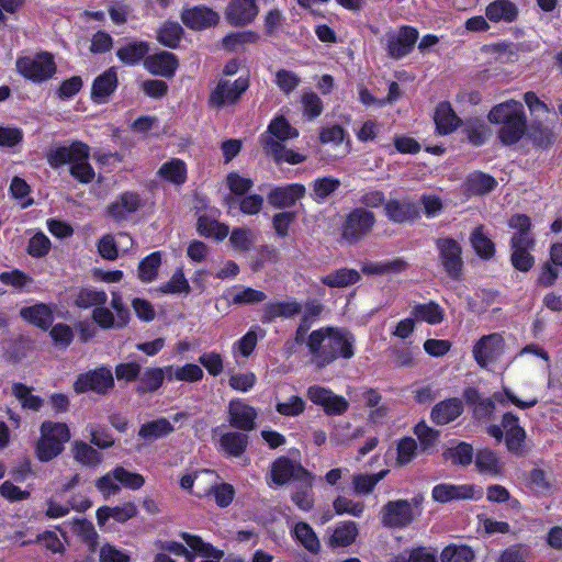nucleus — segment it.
I'll list each match as a JSON object with an SVG mask.
<instances>
[{"label": "nucleus", "mask_w": 562, "mask_h": 562, "mask_svg": "<svg viewBox=\"0 0 562 562\" xmlns=\"http://www.w3.org/2000/svg\"><path fill=\"white\" fill-rule=\"evenodd\" d=\"M353 336L346 329L322 327L308 335L306 344L313 363L322 369L338 358H351L353 356Z\"/></svg>", "instance_id": "1"}, {"label": "nucleus", "mask_w": 562, "mask_h": 562, "mask_svg": "<svg viewBox=\"0 0 562 562\" xmlns=\"http://www.w3.org/2000/svg\"><path fill=\"white\" fill-rule=\"evenodd\" d=\"M90 147L82 142L52 148L47 154V162L54 169L70 166V175L81 183H90L95 172L89 162Z\"/></svg>", "instance_id": "2"}, {"label": "nucleus", "mask_w": 562, "mask_h": 562, "mask_svg": "<svg viewBox=\"0 0 562 562\" xmlns=\"http://www.w3.org/2000/svg\"><path fill=\"white\" fill-rule=\"evenodd\" d=\"M490 123L501 125L498 137L502 143H517L526 132L524 104L516 100H507L494 105L487 114Z\"/></svg>", "instance_id": "3"}, {"label": "nucleus", "mask_w": 562, "mask_h": 562, "mask_svg": "<svg viewBox=\"0 0 562 562\" xmlns=\"http://www.w3.org/2000/svg\"><path fill=\"white\" fill-rule=\"evenodd\" d=\"M509 226L517 231L512 238V262L520 271H528L535 263L529 250L533 248L535 240L528 234L531 223L530 218L522 214L512 216Z\"/></svg>", "instance_id": "4"}, {"label": "nucleus", "mask_w": 562, "mask_h": 562, "mask_svg": "<svg viewBox=\"0 0 562 562\" xmlns=\"http://www.w3.org/2000/svg\"><path fill=\"white\" fill-rule=\"evenodd\" d=\"M41 436L36 442V457L48 462L58 457L70 439V430L65 423L46 420L41 425Z\"/></svg>", "instance_id": "5"}, {"label": "nucleus", "mask_w": 562, "mask_h": 562, "mask_svg": "<svg viewBox=\"0 0 562 562\" xmlns=\"http://www.w3.org/2000/svg\"><path fill=\"white\" fill-rule=\"evenodd\" d=\"M420 515L419 501L414 498L387 502L381 509V521L385 527L405 528Z\"/></svg>", "instance_id": "6"}, {"label": "nucleus", "mask_w": 562, "mask_h": 562, "mask_svg": "<svg viewBox=\"0 0 562 562\" xmlns=\"http://www.w3.org/2000/svg\"><path fill=\"white\" fill-rule=\"evenodd\" d=\"M16 69L26 79L42 82L56 72V65L50 54L41 53L34 56L20 57L16 60Z\"/></svg>", "instance_id": "7"}, {"label": "nucleus", "mask_w": 562, "mask_h": 562, "mask_svg": "<svg viewBox=\"0 0 562 562\" xmlns=\"http://www.w3.org/2000/svg\"><path fill=\"white\" fill-rule=\"evenodd\" d=\"M487 434L498 442L503 439L505 434V441L508 451L513 453H521L526 431L519 426L517 416L510 413L505 414L502 419V426H490L487 428Z\"/></svg>", "instance_id": "8"}, {"label": "nucleus", "mask_w": 562, "mask_h": 562, "mask_svg": "<svg viewBox=\"0 0 562 562\" xmlns=\"http://www.w3.org/2000/svg\"><path fill=\"white\" fill-rule=\"evenodd\" d=\"M114 386L112 371L101 367L95 370L78 375L74 383V391L78 394L94 392L105 394Z\"/></svg>", "instance_id": "9"}, {"label": "nucleus", "mask_w": 562, "mask_h": 562, "mask_svg": "<svg viewBox=\"0 0 562 562\" xmlns=\"http://www.w3.org/2000/svg\"><path fill=\"white\" fill-rule=\"evenodd\" d=\"M305 477L308 480V485H313V476L310 472H307L300 463L282 457L272 463L268 485H284L290 480L301 481Z\"/></svg>", "instance_id": "10"}, {"label": "nucleus", "mask_w": 562, "mask_h": 562, "mask_svg": "<svg viewBox=\"0 0 562 562\" xmlns=\"http://www.w3.org/2000/svg\"><path fill=\"white\" fill-rule=\"evenodd\" d=\"M182 23L192 31H203L218 24L221 15L212 8L198 4L184 5L180 13Z\"/></svg>", "instance_id": "11"}, {"label": "nucleus", "mask_w": 562, "mask_h": 562, "mask_svg": "<svg viewBox=\"0 0 562 562\" xmlns=\"http://www.w3.org/2000/svg\"><path fill=\"white\" fill-rule=\"evenodd\" d=\"M418 40V31L412 26H402L385 35L387 53L392 58L406 56Z\"/></svg>", "instance_id": "12"}, {"label": "nucleus", "mask_w": 562, "mask_h": 562, "mask_svg": "<svg viewBox=\"0 0 562 562\" xmlns=\"http://www.w3.org/2000/svg\"><path fill=\"white\" fill-rule=\"evenodd\" d=\"M505 342L501 334L494 333L480 338L473 346V357L479 366L485 368L497 361L503 355Z\"/></svg>", "instance_id": "13"}, {"label": "nucleus", "mask_w": 562, "mask_h": 562, "mask_svg": "<svg viewBox=\"0 0 562 562\" xmlns=\"http://www.w3.org/2000/svg\"><path fill=\"white\" fill-rule=\"evenodd\" d=\"M306 396L313 404L323 407L328 415H340L348 408L345 397L336 395L331 390L321 385L310 386Z\"/></svg>", "instance_id": "14"}, {"label": "nucleus", "mask_w": 562, "mask_h": 562, "mask_svg": "<svg viewBox=\"0 0 562 562\" xmlns=\"http://www.w3.org/2000/svg\"><path fill=\"white\" fill-rule=\"evenodd\" d=\"M434 501L439 503H448L459 499H481L483 490L472 484H438L431 491Z\"/></svg>", "instance_id": "15"}, {"label": "nucleus", "mask_w": 562, "mask_h": 562, "mask_svg": "<svg viewBox=\"0 0 562 562\" xmlns=\"http://www.w3.org/2000/svg\"><path fill=\"white\" fill-rule=\"evenodd\" d=\"M436 244L439 250L440 261L446 272L452 278H458L462 268V250L460 244L448 237L439 238Z\"/></svg>", "instance_id": "16"}, {"label": "nucleus", "mask_w": 562, "mask_h": 562, "mask_svg": "<svg viewBox=\"0 0 562 562\" xmlns=\"http://www.w3.org/2000/svg\"><path fill=\"white\" fill-rule=\"evenodd\" d=\"M257 0H231L225 9V19L233 26L251 23L258 15Z\"/></svg>", "instance_id": "17"}, {"label": "nucleus", "mask_w": 562, "mask_h": 562, "mask_svg": "<svg viewBox=\"0 0 562 562\" xmlns=\"http://www.w3.org/2000/svg\"><path fill=\"white\" fill-rule=\"evenodd\" d=\"M374 224V216L371 212L358 209L355 210L347 218L344 228V238L355 241L366 235Z\"/></svg>", "instance_id": "18"}, {"label": "nucleus", "mask_w": 562, "mask_h": 562, "mask_svg": "<svg viewBox=\"0 0 562 562\" xmlns=\"http://www.w3.org/2000/svg\"><path fill=\"white\" fill-rule=\"evenodd\" d=\"M256 409L241 400H233L228 405V422L231 426L249 431L255 427Z\"/></svg>", "instance_id": "19"}, {"label": "nucleus", "mask_w": 562, "mask_h": 562, "mask_svg": "<svg viewBox=\"0 0 562 562\" xmlns=\"http://www.w3.org/2000/svg\"><path fill=\"white\" fill-rule=\"evenodd\" d=\"M248 88V80L245 78H238L231 82L228 80H222L216 89L211 94V102L214 105H224L227 103L235 102L243 92Z\"/></svg>", "instance_id": "20"}, {"label": "nucleus", "mask_w": 562, "mask_h": 562, "mask_svg": "<svg viewBox=\"0 0 562 562\" xmlns=\"http://www.w3.org/2000/svg\"><path fill=\"white\" fill-rule=\"evenodd\" d=\"M182 416V414H176L172 416V420L158 418L147 422L140 426L138 437L147 442L165 438L175 430L173 424L178 423Z\"/></svg>", "instance_id": "21"}, {"label": "nucleus", "mask_w": 562, "mask_h": 562, "mask_svg": "<svg viewBox=\"0 0 562 562\" xmlns=\"http://www.w3.org/2000/svg\"><path fill=\"white\" fill-rule=\"evenodd\" d=\"M305 194L303 184L293 183L284 187H277L268 194V202L279 209H285L294 205Z\"/></svg>", "instance_id": "22"}, {"label": "nucleus", "mask_w": 562, "mask_h": 562, "mask_svg": "<svg viewBox=\"0 0 562 562\" xmlns=\"http://www.w3.org/2000/svg\"><path fill=\"white\" fill-rule=\"evenodd\" d=\"M23 321L41 329H48L54 322V306L45 303H36L20 310Z\"/></svg>", "instance_id": "23"}, {"label": "nucleus", "mask_w": 562, "mask_h": 562, "mask_svg": "<svg viewBox=\"0 0 562 562\" xmlns=\"http://www.w3.org/2000/svg\"><path fill=\"white\" fill-rule=\"evenodd\" d=\"M518 13L517 4L510 0H493L485 8V16L492 23H513Z\"/></svg>", "instance_id": "24"}, {"label": "nucleus", "mask_w": 562, "mask_h": 562, "mask_svg": "<svg viewBox=\"0 0 562 562\" xmlns=\"http://www.w3.org/2000/svg\"><path fill=\"white\" fill-rule=\"evenodd\" d=\"M117 87V75L114 68H110L98 76L91 89V99L94 103L104 104Z\"/></svg>", "instance_id": "25"}, {"label": "nucleus", "mask_w": 562, "mask_h": 562, "mask_svg": "<svg viewBox=\"0 0 562 562\" xmlns=\"http://www.w3.org/2000/svg\"><path fill=\"white\" fill-rule=\"evenodd\" d=\"M144 66L153 75L172 77L178 67V61L173 54L160 52L148 56L144 61Z\"/></svg>", "instance_id": "26"}, {"label": "nucleus", "mask_w": 562, "mask_h": 562, "mask_svg": "<svg viewBox=\"0 0 562 562\" xmlns=\"http://www.w3.org/2000/svg\"><path fill=\"white\" fill-rule=\"evenodd\" d=\"M474 463L481 474L501 476L504 472V462L495 451L488 448L476 451Z\"/></svg>", "instance_id": "27"}, {"label": "nucleus", "mask_w": 562, "mask_h": 562, "mask_svg": "<svg viewBox=\"0 0 562 562\" xmlns=\"http://www.w3.org/2000/svg\"><path fill=\"white\" fill-rule=\"evenodd\" d=\"M140 205L138 194L133 192L122 193L113 203L109 205V215L115 221L126 220L135 213Z\"/></svg>", "instance_id": "28"}, {"label": "nucleus", "mask_w": 562, "mask_h": 562, "mask_svg": "<svg viewBox=\"0 0 562 562\" xmlns=\"http://www.w3.org/2000/svg\"><path fill=\"white\" fill-rule=\"evenodd\" d=\"M214 472L210 470L187 472L180 477V486L182 490L190 492L199 497L209 496L210 488L201 486V481L212 483Z\"/></svg>", "instance_id": "29"}, {"label": "nucleus", "mask_w": 562, "mask_h": 562, "mask_svg": "<svg viewBox=\"0 0 562 562\" xmlns=\"http://www.w3.org/2000/svg\"><path fill=\"white\" fill-rule=\"evenodd\" d=\"M261 143L277 162H286L290 165H297L305 160V156L293 150L285 148L278 140L271 139L270 136H261Z\"/></svg>", "instance_id": "30"}, {"label": "nucleus", "mask_w": 562, "mask_h": 562, "mask_svg": "<svg viewBox=\"0 0 562 562\" xmlns=\"http://www.w3.org/2000/svg\"><path fill=\"white\" fill-rule=\"evenodd\" d=\"M217 443L221 452L228 457L238 458L248 446V436L246 434L227 431L220 436Z\"/></svg>", "instance_id": "31"}, {"label": "nucleus", "mask_w": 562, "mask_h": 562, "mask_svg": "<svg viewBox=\"0 0 562 562\" xmlns=\"http://www.w3.org/2000/svg\"><path fill=\"white\" fill-rule=\"evenodd\" d=\"M385 213L391 221L403 223L418 215V206L408 199L390 200L385 204Z\"/></svg>", "instance_id": "32"}, {"label": "nucleus", "mask_w": 562, "mask_h": 562, "mask_svg": "<svg viewBox=\"0 0 562 562\" xmlns=\"http://www.w3.org/2000/svg\"><path fill=\"white\" fill-rule=\"evenodd\" d=\"M539 400L536 395L518 396L514 391L504 387L502 393H495L488 400V405L494 407L496 403L506 406L508 403L515 405L519 409H527L536 406Z\"/></svg>", "instance_id": "33"}, {"label": "nucleus", "mask_w": 562, "mask_h": 562, "mask_svg": "<svg viewBox=\"0 0 562 562\" xmlns=\"http://www.w3.org/2000/svg\"><path fill=\"white\" fill-rule=\"evenodd\" d=\"M187 165L179 158H172L164 162L158 169V177L175 186H181L187 181Z\"/></svg>", "instance_id": "34"}, {"label": "nucleus", "mask_w": 562, "mask_h": 562, "mask_svg": "<svg viewBox=\"0 0 562 562\" xmlns=\"http://www.w3.org/2000/svg\"><path fill=\"white\" fill-rule=\"evenodd\" d=\"M137 513L133 503H125L121 506L108 507L103 506L97 510V520L100 527H103L109 518H113L117 522H124L133 518Z\"/></svg>", "instance_id": "35"}, {"label": "nucleus", "mask_w": 562, "mask_h": 562, "mask_svg": "<svg viewBox=\"0 0 562 562\" xmlns=\"http://www.w3.org/2000/svg\"><path fill=\"white\" fill-rule=\"evenodd\" d=\"M202 368L195 363L184 366H167V380L171 382L194 383L203 379Z\"/></svg>", "instance_id": "36"}, {"label": "nucleus", "mask_w": 562, "mask_h": 562, "mask_svg": "<svg viewBox=\"0 0 562 562\" xmlns=\"http://www.w3.org/2000/svg\"><path fill=\"white\" fill-rule=\"evenodd\" d=\"M301 308V304L295 300L271 302L265 306L262 318L265 322H271L277 317H293Z\"/></svg>", "instance_id": "37"}, {"label": "nucleus", "mask_w": 562, "mask_h": 562, "mask_svg": "<svg viewBox=\"0 0 562 562\" xmlns=\"http://www.w3.org/2000/svg\"><path fill=\"white\" fill-rule=\"evenodd\" d=\"M434 120L437 131L443 135L452 133L460 124L459 117L448 102H441L437 105Z\"/></svg>", "instance_id": "38"}, {"label": "nucleus", "mask_w": 562, "mask_h": 562, "mask_svg": "<svg viewBox=\"0 0 562 562\" xmlns=\"http://www.w3.org/2000/svg\"><path fill=\"white\" fill-rule=\"evenodd\" d=\"M463 411L462 402L458 398H450L438 403L431 412L434 422L440 425L454 420Z\"/></svg>", "instance_id": "39"}, {"label": "nucleus", "mask_w": 562, "mask_h": 562, "mask_svg": "<svg viewBox=\"0 0 562 562\" xmlns=\"http://www.w3.org/2000/svg\"><path fill=\"white\" fill-rule=\"evenodd\" d=\"M291 535L308 552L317 553L319 551L321 542L307 522H296L291 530Z\"/></svg>", "instance_id": "40"}, {"label": "nucleus", "mask_w": 562, "mask_h": 562, "mask_svg": "<svg viewBox=\"0 0 562 562\" xmlns=\"http://www.w3.org/2000/svg\"><path fill=\"white\" fill-rule=\"evenodd\" d=\"M181 538L184 540L188 547L202 557L207 558L202 562H220L223 557V551L213 548L211 544L205 543L200 537L190 535L187 532L181 533Z\"/></svg>", "instance_id": "41"}, {"label": "nucleus", "mask_w": 562, "mask_h": 562, "mask_svg": "<svg viewBox=\"0 0 562 562\" xmlns=\"http://www.w3.org/2000/svg\"><path fill=\"white\" fill-rule=\"evenodd\" d=\"M496 180L483 172H473L465 180V191L473 195L488 193L496 187Z\"/></svg>", "instance_id": "42"}, {"label": "nucleus", "mask_w": 562, "mask_h": 562, "mask_svg": "<svg viewBox=\"0 0 562 562\" xmlns=\"http://www.w3.org/2000/svg\"><path fill=\"white\" fill-rule=\"evenodd\" d=\"M72 456L83 465L95 468L102 462V454L85 441L72 443Z\"/></svg>", "instance_id": "43"}, {"label": "nucleus", "mask_w": 562, "mask_h": 562, "mask_svg": "<svg viewBox=\"0 0 562 562\" xmlns=\"http://www.w3.org/2000/svg\"><path fill=\"white\" fill-rule=\"evenodd\" d=\"M412 315L420 322H426L430 325H437L443 321L445 312L435 302L418 304L413 307Z\"/></svg>", "instance_id": "44"}, {"label": "nucleus", "mask_w": 562, "mask_h": 562, "mask_svg": "<svg viewBox=\"0 0 562 562\" xmlns=\"http://www.w3.org/2000/svg\"><path fill=\"white\" fill-rule=\"evenodd\" d=\"M360 273L355 269L342 268L322 278V282L330 288H345L357 283Z\"/></svg>", "instance_id": "45"}, {"label": "nucleus", "mask_w": 562, "mask_h": 562, "mask_svg": "<svg viewBox=\"0 0 562 562\" xmlns=\"http://www.w3.org/2000/svg\"><path fill=\"white\" fill-rule=\"evenodd\" d=\"M198 232L205 237H213L216 240L225 239L229 234V227L207 216H200L198 220Z\"/></svg>", "instance_id": "46"}, {"label": "nucleus", "mask_w": 562, "mask_h": 562, "mask_svg": "<svg viewBox=\"0 0 562 562\" xmlns=\"http://www.w3.org/2000/svg\"><path fill=\"white\" fill-rule=\"evenodd\" d=\"M149 46L145 42H133L116 52L117 58L125 65H135L148 53Z\"/></svg>", "instance_id": "47"}, {"label": "nucleus", "mask_w": 562, "mask_h": 562, "mask_svg": "<svg viewBox=\"0 0 562 562\" xmlns=\"http://www.w3.org/2000/svg\"><path fill=\"white\" fill-rule=\"evenodd\" d=\"M262 136L276 137L278 140H289L299 136V131L283 117L278 116L268 126V133Z\"/></svg>", "instance_id": "48"}, {"label": "nucleus", "mask_w": 562, "mask_h": 562, "mask_svg": "<svg viewBox=\"0 0 562 562\" xmlns=\"http://www.w3.org/2000/svg\"><path fill=\"white\" fill-rule=\"evenodd\" d=\"M387 470H382L375 474H355L352 476L353 491L358 495L370 494L375 485L385 477Z\"/></svg>", "instance_id": "49"}, {"label": "nucleus", "mask_w": 562, "mask_h": 562, "mask_svg": "<svg viewBox=\"0 0 562 562\" xmlns=\"http://www.w3.org/2000/svg\"><path fill=\"white\" fill-rule=\"evenodd\" d=\"M183 34V29L178 22H166L164 23L158 32L157 40L164 46L175 48Z\"/></svg>", "instance_id": "50"}, {"label": "nucleus", "mask_w": 562, "mask_h": 562, "mask_svg": "<svg viewBox=\"0 0 562 562\" xmlns=\"http://www.w3.org/2000/svg\"><path fill=\"white\" fill-rule=\"evenodd\" d=\"M106 300L108 295L104 291L85 288L78 292L75 299V305L80 308L98 307L99 305L105 304Z\"/></svg>", "instance_id": "51"}, {"label": "nucleus", "mask_w": 562, "mask_h": 562, "mask_svg": "<svg viewBox=\"0 0 562 562\" xmlns=\"http://www.w3.org/2000/svg\"><path fill=\"white\" fill-rule=\"evenodd\" d=\"M229 297L234 304H255L267 299L265 292L246 286H235L229 292Z\"/></svg>", "instance_id": "52"}, {"label": "nucleus", "mask_w": 562, "mask_h": 562, "mask_svg": "<svg viewBox=\"0 0 562 562\" xmlns=\"http://www.w3.org/2000/svg\"><path fill=\"white\" fill-rule=\"evenodd\" d=\"M357 535V525L353 521H347L335 528L330 543L337 547H347L356 540Z\"/></svg>", "instance_id": "53"}, {"label": "nucleus", "mask_w": 562, "mask_h": 562, "mask_svg": "<svg viewBox=\"0 0 562 562\" xmlns=\"http://www.w3.org/2000/svg\"><path fill=\"white\" fill-rule=\"evenodd\" d=\"M161 263V254L159 251L151 252L144 258L138 266V277L143 282H151L156 279L158 269Z\"/></svg>", "instance_id": "54"}, {"label": "nucleus", "mask_w": 562, "mask_h": 562, "mask_svg": "<svg viewBox=\"0 0 562 562\" xmlns=\"http://www.w3.org/2000/svg\"><path fill=\"white\" fill-rule=\"evenodd\" d=\"M407 268V262L402 258L366 265L362 271L367 274L400 273Z\"/></svg>", "instance_id": "55"}, {"label": "nucleus", "mask_w": 562, "mask_h": 562, "mask_svg": "<svg viewBox=\"0 0 562 562\" xmlns=\"http://www.w3.org/2000/svg\"><path fill=\"white\" fill-rule=\"evenodd\" d=\"M340 186V181L334 177L318 178L313 182V199L321 203L324 202Z\"/></svg>", "instance_id": "56"}, {"label": "nucleus", "mask_w": 562, "mask_h": 562, "mask_svg": "<svg viewBox=\"0 0 562 562\" xmlns=\"http://www.w3.org/2000/svg\"><path fill=\"white\" fill-rule=\"evenodd\" d=\"M258 331H261V329L254 328L248 330L233 345L232 352L235 358H237L238 355L244 358H248L251 355L258 342Z\"/></svg>", "instance_id": "57"}, {"label": "nucleus", "mask_w": 562, "mask_h": 562, "mask_svg": "<svg viewBox=\"0 0 562 562\" xmlns=\"http://www.w3.org/2000/svg\"><path fill=\"white\" fill-rule=\"evenodd\" d=\"M473 559L474 552L468 546L450 544L440 554L441 562H472Z\"/></svg>", "instance_id": "58"}, {"label": "nucleus", "mask_w": 562, "mask_h": 562, "mask_svg": "<svg viewBox=\"0 0 562 562\" xmlns=\"http://www.w3.org/2000/svg\"><path fill=\"white\" fill-rule=\"evenodd\" d=\"M159 291L164 294H188L190 284L182 269H177L171 279L159 286Z\"/></svg>", "instance_id": "59"}, {"label": "nucleus", "mask_w": 562, "mask_h": 562, "mask_svg": "<svg viewBox=\"0 0 562 562\" xmlns=\"http://www.w3.org/2000/svg\"><path fill=\"white\" fill-rule=\"evenodd\" d=\"M258 34L252 31L236 32L226 35L222 41V46L227 50H237L246 44L255 43Z\"/></svg>", "instance_id": "60"}, {"label": "nucleus", "mask_w": 562, "mask_h": 562, "mask_svg": "<svg viewBox=\"0 0 562 562\" xmlns=\"http://www.w3.org/2000/svg\"><path fill=\"white\" fill-rule=\"evenodd\" d=\"M256 243V234L246 228H235L229 236L231 246L237 251H247Z\"/></svg>", "instance_id": "61"}, {"label": "nucleus", "mask_w": 562, "mask_h": 562, "mask_svg": "<svg viewBox=\"0 0 562 562\" xmlns=\"http://www.w3.org/2000/svg\"><path fill=\"white\" fill-rule=\"evenodd\" d=\"M471 244L475 252L484 259H488L494 255V244L483 233L482 227H477L471 234Z\"/></svg>", "instance_id": "62"}, {"label": "nucleus", "mask_w": 562, "mask_h": 562, "mask_svg": "<svg viewBox=\"0 0 562 562\" xmlns=\"http://www.w3.org/2000/svg\"><path fill=\"white\" fill-rule=\"evenodd\" d=\"M306 407L305 401L297 395H292L285 401H279L276 411L286 417H296L304 413Z\"/></svg>", "instance_id": "63"}, {"label": "nucleus", "mask_w": 562, "mask_h": 562, "mask_svg": "<svg viewBox=\"0 0 562 562\" xmlns=\"http://www.w3.org/2000/svg\"><path fill=\"white\" fill-rule=\"evenodd\" d=\"M86 432L91 443L100 449H106L114 445L113 437L108 432L105 428L99 425L89 424L86 427Z\"/></svg>", "instance_id": "64"}]
</instances>
